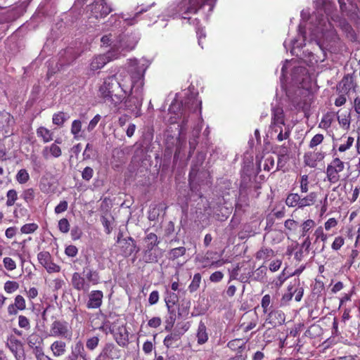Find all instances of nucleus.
<instances>
[{
  "label": "nucleus",
  "mask_w": 360,
  "mask_h": 360,
  "mask_svg": "<svg viewBox=\"0 0 360 360\" xmlns=\"http://www.w3.org/2000/svg\"><path fill=\"white\" fill-rule=\"evenodd\" d=\"M98 96L110 108L119 109V105L126 97V91L122 87L116 75L103 79L98 90Z\"/></svg>",
  "instance_id": "1"
},
{
  "label": "nucleus",
  "mask_w": 360,
  "mask_h": 360,
  "mask_svg": "<svg viewBox=\"0 0 360 360\" xmlns=\"http://www.w3.org/2000/svg\"><path fill=\"white\" fill-rule=\"evenodd\" d=\"M217 0H182L179 5V12L184 19H190V14L196 13L203 6L209 5L211 8Z\"/></svg>",
  "instance_id": "2"
},
{
  "label": "nucleus",
  "mask_w": 360,
  "mask_h": 360,
  "mask_svg": "<svg viewBox=\"0 0 360 360\" xmlns=\"http://www.w3.org/2000/svg\"><path fill=\"white\" fill-rule=\"evenodd\" d=\"M50 336L70 341L73 337L71 326L64 320H54L50 326Z\"/></svg>",
  "instance_id": "3"
},
{
  "label": "nucleus",
  "mask_w": 360,
  "mask_h": 360,
  "mask_svg": "<svg viewBox=\"0 0 360 360\" xmlns=\"http://www.w3.org/2000/svg\"><path fill=\"white\" fill-rule=\"evenodd\" d=\"M345 163L338 157L333 158L326 169V180L330 184H335L341 179V173L344 172Z\"/></svg>",
  "instance_id": "4"
},
{
  "label": "nucleus",
  "mask_w": 360,
  "mask_h": 360,
  "mask_svg": "<svg viewBox=\"0 0 360 360\" xmlns=\"http://www.w3.org/2000/svg\"><path fill=\"white\" fill-rule=\"evenodd\" d=\"M143 90L139 88L131 89V93L124 99L125 109L131 112H134L141 109L143 103Z\"/></svg>",
  "instance_id": "5"
},
{
  "label": "nucleus",
  "mask_w": 360,
  "mask_h": 360,
  "mask_svg": "<svg viewBox=\"0 0 360 360\" xmlns=\"http://www.w3.org/2000/svg\"><path fill=\"white\" fill-rule=\"evenodd\" d=\"M122 232L118 233L117 243L119 244L120 254L123 257H128L134 252H137L139 251V248L137 247L136 241L133 238L129 236L126 238H122Z\"/></svg>",
  "instance_id": "6"
},
{
  "label": "nucleus",
  "mask_w": 360,
  "mask_h": 360,
  "mask_svg": "<svg viewBox=\"0 0 360 360\" xmlns=\"http://www.w3.org/2000/svg\"><path fill=\"white\" fill-rule=\"evenodd\" d=\"M165 302L166 303L167 311H168L169 314H170L169 324H171L169 328L168 325H167L165 327V329L170 330V328L172 327V326L175 321V316H176L175 307L176 306V304L179 302V296L177 295V294H176L174 292L167 291L166 296L165 297ZM167 324H169V322H167Z\"/></svg>",
  "instance_id": "7"
},
{
  "label": "nucleus",
  "mask_w": 360,
  "mask_h": 360,
  "mask_svg": "<svg viewBox=\"0 0 360 360\" xmlns=\"http://www.w3.org/2000/svg\"><path fill=\"white\" fill-rule=\"evenodd\" d=\"M258 322L259 316L256 310H250L244 313L242 316L240 321V328L243 329L244 332H248L255 328Z\"/></svg>",
  "instance_id": "8"
},
{
  "label": "nucleus",
  "mask_w": 360,
  "mask_h": 360,
  "mask_svg": "<svg viewBox=\"0 0 360 360\" xmlns=\"http://www.w3.org/2000/svg\"><path fill=\"white\" fill-rule=\"evenodd\" d=\"M356 84L352 74L345 75L337 84L336 91L338 94L348 95L351 91H356Z\"/></svg>",
  "instance_id": "9"
},
{
  "label": "nucleus",
  "mask_w": 360,
  "mask_h": 360,
  "mask_svg": "<svg viewBox=\"0 0 360 360\" xmlns=\"http://www.w3.org/2000/svg\"><path fill=\"white\" fill-rule=\"evenodd\" d=\"M146 69L143 67L136 66L130 71V77L132 82L131 89L133 91L139 88L143 90L144 85V74Z\"/></svg>",
  "instance_id": "10"
},
{
  "label": "nucleus",
  "mask_w": 360,
  "mask_h": 360,
  "mask_svg": "<svg viewBox=\"0 0 360 360\" xmlns=\"http://www.w3.org/2000/svg\"><path fill=\"white\" fill-rule=\"evenodd\" d=\"M111 334L117 342V344L122 347H125L129 344V332L125 325L115 327L111 330Z\"/></svg>",
  "instance_id": "11"
},
{
  "label": "nucleus",
  "mask_w": 360,
  "mask_h": 360,
  "mask_svg": "<svg viewBox=\"0 0 360 360\" xmlns=\"http://www.w3.org/2000/svg\"><path fill=\"white\" fill-rule=\"evenodd\" d=\"M285 321V316L281 310L272 309L266 314L265 322L262 325V327H264L265 324H269L273 328H275L276 326H281L284 323Z\"/></svg>",
  "instance_id": "12"
},
{
  "label": "nucleus",
  "mask_w": 360,
  "mask_h": 360,
  "mask_svg": "<svg viewBox=\"0 0 360 360\" xmlns=\"http://www.w3.org/2000/svg\"><path fill=\"white\" fill-rule=\"evenodd\" d=\"M111 11L112 8L105 0H96L92 4L91 13L96 19L106 17Z\"/></svg>",
  "instance_id": "13"
},
{
  "label": "nucleus",
  "mask_w": 360,
  "mask_h": 360,
  "mask_svg": "<svg viewBox=\"0 0 360 360\" xmlns=\"http://www.w3.org/2000/svg\"><path fill=\"white\" fill-rule=\"evenodd\" d=\"M7 347L15 356L16 360H25L23 345L20 340L11 337L6 343Z\"/></svg>",
  "instance_id": "14"
},
{
  "label": "nucleus",
  "mask_w": 360,
  "mask_h": 360,
  "mask_svg": "<svg viewBox=\"0 0 360 360\" xmlns=\"http://www.w3.org/2000/svg\"><path fill=\"white\" fill-rule=\"evenodd\" d=\"M188 330L187 328L183 330L174 329L170 334L167 335L164 340V345L167 348H176L179 346L181 336Z\"/></svg>",
  "instance_id": "15"
},
{
  "label": "nucleus",
  "mask_w": 360,
  "mask_h": 360,
  "mask_svg": "<svg viewBox=\"0 0 360 360\" xmlns=\"http://www.w3.org/2000/svg\"><path fill=\"white\" fill-rule=\"evenodd\" d=\"M285 125V116L282 108L275 107L271 110V127L275 131H278L277 128H281Z\"/></svg>",
  "instance_id": "16"
},
{
  "label": "nucleus",
  "mask_w": 360,
  "mask_h": 360,
  "mask_svg": "<svg viewBox=\"0 0 360 360\" xmlns=\"http://www.w3.org/2000/svg\"><path fill=\"white\" fill-rule=\"evenodd\" d=\"M71 285L77 291H83L84 292H88L91 287L84 276H82L79 272H75L72 274Z\"/></svg>",
  "instance_id": "17"
},
{
  "label": "nucleus",
  "mask_w": 360,
  "mask_h": 360,
  "mask_svg": "<svg viewBox=\"0 0 360 360\" xmlns=\"http://www.w3.org/2000/svg\"><path fill=\"white\" fill-rule=\"evenodd\" d=\"M103 292L99 290H91L88 295L86 308L89 309H98L103 303Z\"/></svg>",
  "instance_id": "18"
},
{
  "label": "nucleus",
  "mask_w": 360,
  "mask_h": 360,
  "mask_svg": "<svg viewBox=\"0 0 360 360\" xmlns=\"http://www.w3.org/2000/svg\"><path fill=\"white\" fill-rule=\"evenodd\" d=\"M110 53L99 54L95 56L91 60L89 69L91 71L95 72L103 68L108 63L110 62Z\"/></svg>",
  "instance_id": "19"
},
{
  "label": "nucleus",
  "mask_w": 360,
  "mask_h": 360,
  "mask_svg": "<svg viewBox=\"0 0 360 360\" xmlns=\"http://www.w3.org/2000/svg\"><path fill=\"white\" fill-rule=\"evenodd\" d=\"M101 355L112 360L119 359L122 356V350L112 342H107L103 348Z\"/></svg>",
  "instance_id": "20"
},
{
  "label": "nucleus",
  "mask_w": 360,
  "mask_h": 360,
  "mask_svg": "<svg viewBox=\"0 0 360 360\" xmlns=\"http://www.w3.org/2000/svg\"><path fill=\"white\" fill-rule=\"evenodd\" d=\"M293 106L297 110L306 112L310 108L309 94L298 96L292 99Z\"/></svg>",
  "instance_id": "21"
},
{
  "label": "nucleus",
  "mask_w": 360,
  "mask_h": 360,
  "mask_svg": "<svg viewBox=\"0 0 360 360\" xmlns=\"http://www.w3.org/2000/svg\"><path fill=\"white\" fill-rule=\"evenodd\" d=\"M50 349L54 357H60L66 354L68 349L67 344L61 339L56 340L51 343Z\"/></svg>",
  "instance_id": "22"
},
{
  "label": "nucleus",
  "mask_w": 360,
  "mask_h": 360,
  "mask_svg": "<svg viewBox=\"0 0 360 360\" xmlns=\"http://www.w3.org/2000/svg\"><path fill=\"white\" fill-rule=\"evenodd\" d=\"M248 340H244L242 338H236L230 340L227 343V347L232 351L236 352V355H243V353L245 350L246 344Z\"/></svg>",
  "instance_id": "23"
},
{
  "label": "nucleus",
  "mask_w": 360,
  "mask_h": 360,
  "mask_svg": "<svg viewBox=\"0 0 360 360\" xmlns=\"http://www.w3.org/2000/svg\"><path fill=\"white\" fill-rule=\"evenodd\" d=\"M62 155V150L56 143H51L50 146H45L42 150V155L45 159L52 157L58 158Z\"/></svg>",
  "instance_id": "24"
},
{
  "label": "nucleus",
  "mask_w": 360,
  "mask_h": 360,
  "mask_svg": "<svg viewBox=\"0 0 360 360\" xmlns=\"http://www.w3.org/2000/svg\"><path fill=\"white\" fill-rule=\"evenodd\" d=\"M69 356L76 359H79V358H80L82 360H89V358L85 352L84 345L81 340H79L75 343L72 349L71 355Z\"/></svg>",
  "instance_id": "25"
},
{
  "label": "nucleus",
  "mask_w": 360,
  "mask_h": 360,
  "mask_svg": "<svg viewBox=\"0 0 360 360\" xmlns=\"http://www.w3.org/2000/svg\"><path fill=\"white\" fill-rule=\"evenodd\" d=\"M83 274L90 285H96L101 283V277L97 271L86 267L83 270Z\"/></svg>",
  "instance_id": "26"
},
{
  "label": "nucleus",
  "mask_w": 360,
  "mask_h": 360,
  "mask_svg": "<svg viewBox=\"0 0 360 360\" xmlns=\"http://www.w3.org/2000/svg\"><path fill=\"white\" fill-rule=\"evenodd\" d=\"M196 338L199 345H203L208 340L209 335L207 332V327L203 321H200L196 332Z\"/></svg>",
  "instance_id": "27"
},
{
  "label": "nucleus",
  "mask_w": 360,
  "mask_h": 360,
  "mask_svg": "<svg viewBox=\"0 0 360 360\" xmlns=\"http://www.w3.org/2000/svg\"><path fill=\"white\" fill-rule=\"evenodd\" d=\"M335 115L336 113L335 112H327L323 115L321 120L319 124V127L325 130L329 129L335 120Z\"/></svg>",
  "instance_id": "28"
},
{
  "label": "nucleus",
  "mask_w": 360,
  "mask_h": 360,
  "mask_svg": "<svg viewBox=\"0 0 360 360\" xmlns=\"http://www.w3.org/2000/svg\"><path fill=\"white\" fill-rule=\"evenodd\" d=\"M318 197L316 192H310L307 195L300 198V209L315 205Z\"/></svg>",
  "instance_id": "29"
},
{
  "label": "nucleus",
  "mask_w": 360,
  "mask_h": 360,
  "mask_svg": "<svg viewBox=\"0 0 360 360\" xmlns=\"http://www.w3.org/2000/svg\"><path fill=\"white\" fill-rule=\"evenodd\" d=\"M354 307L358 308L359 314L357 315V317L360 318V300H355L353 302L352 306H351V307L350 306H344V307H341V308H343V313H342V318H341V320L342 322L346 323L348 320H349L351 319L352 316L350 315V313L352 311V309L354 308Z\"/></svg>",
  "instance_id": "30"
},
{
  "label": "nucleus",
  "mask_w": 360,
  "mask_h": 360,
  "mask_svg": "<svg viewBox=\"0 0 360 360\" xmlns=\"http://www.w3.org/2000/svg\"><path fill=\"white\" fill-rule=\"evenodd\" d=\"M37 136L41 138L42 141L46 143L53 140V134L45 127H39L36 131Z\"/></svg>",
  "instance_id": "31"
},
{
  "label": "nucleus",
  "mask_w": 360,
  "mask_h": 360,
  "mask_svg": "<svg viewBox=\"0 0 360 360\" xmlns=\"http://www.w3.org/2000/svg\"><path fill=\"white\" fill-rule=\"evenodd\" d=\"M275 255L274 251L269 248H262L256 253V259L258 260H264L266 262L270 260Z\"/></svg>",
  "instance_id": "32"
},
{
  "label": "nucleus",
  "mask_w": 360,
  "mask_h": 360,
  "mask_svg": "<svg viewBox=\"0 0 360 360\" xmlns=\"http://www.w3.org/2000/svg\"><path fill=\"white\" fill-rule=\"evenodd\" d=\"M13 214L15 219H19L29 217V211L22 203H16L14 205Z\"/></svg>",
  "instance_id": "33"
},
{
  "label": "nucleus",
  "mask_w": 360,
  "mask_h": 360,
  "mask_svg": "<svg viewBox=\"0 0 360 360\" xmlns=\"http://www.w3.org/2000/svg\"><path fill=\"white\" fill-rule=\"evenodd\" d=\"M301 195L297 193H290L285 199V205L289 207H297L300 209Z\"/></svg>",
  "instance_id": "34"
},
{
  "label": "nucleus",
  "mask_w": 360,
  "mask_h": 360,
  "mask_svg": "<svg viewBox=\"0 0 360 360\" xmlns=\"http://www.w3.org/2000/svg\"><path fill=\"white\" fill-rule=\"evenodd\" d=\"M316 222L311 219L304 221L300 225V236L305 237L309 236L310 231L315 227Z\"/></svg>",
  "instance_id": "35"
},
{
  "label": "nucleus",
  "mask_w": 360,
  "mask_h": 360,
  "mask_svg": "<svg viewBox=\"0 0 360 360\" xmlns=\"http://www.w3.org/2000/svg\"><path fill=\"white\" fill-rule=\"evenodd\" d=\"M143 241L145 243V248L153 250L160 243V240H158L157 235L154 233H148L144 238Z\"/></svg>",
  "instance_id": "36"
},
{
  "label": "nucleus",
  "mask_w": 360,
  "mask_h": 360,
  "mask_svg": "<svg viewBox=\"0 0 360 360\" xmlns=\"http://www.w3.org/2000/svg\"><path fill=\"white\" fill-rule=\"evenodd\" d=\"M344 140L345 141L340 143L338 148V151L340 153H344L350 149L354 142V139L353 137L347 136L345 134H344L340 139L341 141H343Z\"/></svg>",
  "instance_id": "37"
},
{
  "label": "nucleus",
  "mask_w": 360,
  "mask_h": 360,
  "mask_svg": "<svg viewBox=\"0 0 360 360\" xmlns=\"http://www.w3.org/2000/svg\"><path fill=\"white\" fill-rule=\"evenodd\" d=\"M292 287V291L293 295H295V300L296 302H300L304 294V288L300 286V279H295L294 284L290 285Z\"/></svg>",
  "instance_id": "38"
},
{
  "label": "nucleus",
  "mask_w": 360,
  "mask_h": 360,
  "mask_svg": "<svg viewBox=\"0 0 360 360\" xmlns=\"http://www.w3.org/2000/svg\"><path fill=\"white\" fill-rule=\"evenodd\" d=\"M336 114L338 115V112ZM337 120L341 128L345 130L349 129L351 124V117L349 113L337 115Z\"/></svg>",
  "instance_id": "39"
},
{
  "label": "nucleus",
  "mask_w": 360,
  "mask_h": 360,
  "mask_svg": "<svg viewBox=\"0 0 360 360\" xmlns=\"http://www.w3.org/2000/svg\"><path fill=\"white\" fill-rule=\"evenodd\" d=\"M201 101H199L197 98H193L189 100L188 103L185 104V109H188L189 112H196L199 111L201 112Z\"/></svg>",
  "instance_id": "40"
},
{
  "label": "nucleus",
  "mask_w": 360,
  "mask_h": 360,
  "mask_svg": "<svg viewBox=\"0 0 360 360\" xmlns=\"http://www.w3.org/2000/svg\"><path fill=\"white\" fill-rule=\"evenodd\" d=\"M6 207H12L16 204V201L18 199V194L16 190L12 188L9 189L6 194Z\"/></svg>",
  "instance_id": "41"
},
{
  "label": "nucleus",
  "mask_w": 360,
  "mask_h": 360,
  "mask_svg": "<svg viewBox=\"0 0 360 360\" xmlns=\"http://www.w3.org/2000/svg\"><path fill=\"white\" fill-rule=\"evenodd\" d=\"M261 307L264 314H268L273 309L272 299L270 295H264L261 300Z\"/></svg>",
  "instance_id": "42"
},
{
  "label": "nucleus",
  "mask_w": 360,
  "mask_h": 360,
  "mask_svg": "<svg viewBox=\"0 0 360 360\" xmlns=\"http://www.w3.org/2000/svg\"><path fill=\"white\" fill-rule=\"evenodd\" d=\"M153 249L145 248L143 252V260L146 263H155L158 262L157 255L153 252Z\"/></svg>",
  "instance_id": "43"
},
{
  "label": "nucleus",
  "mask_w": 360,
  "mask_h": 360,
  "mask_svg": "<svg viewBox=\"0 0 360 360\" xmlns=\"http://www.w3.org/2000/svg\"><path fill=\"white\" fill-rule=\"evenodd\" d=\"M186 252L185 247L175 248L169 250L168 252V259L170 260H175L182 256Z\"/></svg>",
  "instance_id": "44"
},
{
  "label": "nucleus",
  "mask_w": 360,
  "mask_h": 360,
  "mask_svg": "<svg viewBox=\"0 0 360 360\" xmlns=\"http://www.w3.org/2000/svg\"><path fill=\"white\" fill-rule=\"evenodd\" d=\"M202 276L200 273H196L193 275V279L189 284L188 289L191 293L196 292L200 288Z\"/></svg>",
  "instance_id": "45"
},
{
  "label": "nucleus",
  "mask_w": 360,
  "mask_h": 360,
  "mask_svg": "<svg viewBox=\"0 0 360 360\" xmlns=\"http://www.w3.org/2000/svg\"><path fill=\"white\" fill-rule=\"evenodd\" d=\"M68 118L64 112L60 111L53 114L52 122L55 125L63 127Z\"/></svg>",
  "instance_id": "46"
},
{
  "label": "nucleus",
  "mask_w": 360,
  "mask_h": 360,
  "mask_svg": "<svg viewBox=\"0 0 360 360\" xmlns=\"http://www.w3.org/2000/svg\"><path fill=\"white\" fill-rule=\"evenodd\" d=\"M37 259L39 264L44 267L48 263L53 260V257L49 252L41 251L37 254Z\"/></svg>",
  "instance_id": "47"
},
{
  "label": "nucleus",
  "mask_w": 360,
  "mask_h": 360,
  "mask_svg": "<svg viewBox=\"0 0 360 360\" xmlns=\"http://www.w3.org/2000/svg\"><path fill=\"white\" fill-rule=\"evenodd\" d=\"M30 174L25 169H20L15 175V180L20 184H25L30 180Z\"/></svg>",
  "instance_id": "48"
},
{
  "label": "nucleus",
  "mask_w": 360,
  "mask_h": 360,
  "mask_svg": "<svg viewBox=\"0 0 360 360\" xmlns=\"http://www.w3.org/2000/svg\"><path fill=\"white\" fill-rule=\"evenodd\" d=\"M20 284L15 281H7L4 285V291L8 294H12L19 289Z\"/></svg>",
  "instance_id": "49"
},
{
  "label": "nucleus",
  "mask_w": 360,
  "mask_h": 360,
  "mask_svg": "<svg viewBox=\"0 0 360 360\" xmlns=\"http://www.w3.org/2000/svg\"><path fill=\"white\" fill-rule=\"evenodd\" d=\"M266 267L262 265L257 268L255 271H252L253 280L263 281L266 277Z\"/></svg>",
  "instance_id": "50"
},
{
  "label": "nucleus",
  "mask_w": 360,
  "mask_h": 360,
  "mask_svg": "<svg viewBox=\"0 0 360 360\" xmlns=\"http://www.w3.org/2000/svg\"><path fill=\"white\" fill-rule=\"evenodd\" d=\"M35 195V190L33 188H29L22 191L21 197L25 202L30 203L34 200Z\"/></svg>",
  "instance_id": "51"
},
{
  "label": "nucleus",
  "mask_w": 360,
  "mask_h": 360,
  "mask_svg": "<svg viewBox=\"0 0 360 360\" xmlns=\"http://www.w3.org/2000/svg\"><path fill=\"white\" fill-rule=\"evenodd\" d=\"M324 136L322 134H316L314 135L309 143V148L311 149H316V147L321 145L324 141Z\"/></svg>",
  "instance_id": "52"
},
{
  "label": "nucleus",
  "mask_w": 360,
  "mask_h": 360,
  "mask_svg": "<svg viewBox=\"0 0 360 360\" xmlns=\"http://www.w3.org/2000/svg\"><path fill=\"white\" fill-rule=\"evenodd\" d=\"M39 229V226L36 223H28L20 227V232L22 234H31L34 233Z\"/></svg>",
  "instance_id": "53"
},
{
  "label": "nucleus",
  "mask_w": 360,
  "mask_h": 360,
  "mask_svg": "<svg viewBox=\"0 0 360 360\" xmlns=\"http://www.w3.org/2000/svg\"><path fill=\"white\" fill-rule=\"evenodd\" d=\"M284 226L290 234H294L297 231L299 223L294 219H288L285 221Z\"/></svg>",
  "instance_id": "54"
},
{
  "label": "nucleus",
  "mask_w": 360,
  "mask_h": 360,
  "mask_svg": "<svg viewBox=\"0 0 360 360\" xmlns=\"http://www.w3.org/2000/svg\"><path fill=\"white\" fill-rule=\"evenodd\" d=\"M300 188L302 193H307L309 189V176L307 174L302 175L299 180Z\"/></svg>",
  "instance_id": "55"
},
{
  "label": "nucleus",
  "mask_w": 360,
  "mask_h": 360,
  "mask_svg": "<svg viewBox=\"0 0 360 360\" xmlns=\"http://www.w3.org/2000/svg\"><path fill=\"white\" fill-rule=\"evenodd\" d=\"M314 236L315 237V242L321 240L322 242L326 243L328 239V236L323 231V228L320 226L316 229L314 232Z\"/></svg>",
  "instance_id": "56"
},
{
  "label": "nucleus",
  "mask_w": 360,
  "mask_h": 360,
  "mask_svg": "<svg viewBox=\"0 0 360 360\" xmlns=\"http://www.w3.org/2000/svg\"><path fill=\"white\" fill-rule=\"evenodd\" d=\"M56 311V307L53 306V305H48L45 309L43 311V312L41 313V318L44 321H46L47 320V316H49V314L51 315V318L52 319H57V316L54 314V311Z\"/></svg>",
  "instance_id": "57"
},
{
  "label": "nucleus",
  "mask_w": 360,
  "mask_h": 360,
  "mask_svg": "<svg viewBox=\"0 0 360 360\" xmlns=\"http://www.w3.org/2000/svg\"><path fill=\"white\" fill-rule=\"evenodd\" d=\"M3 264L4 268L9 271L15 270L17 266L14 259L9 257H6L3 259Z\"/></svg>",
  "instance_id": "58"
},
{
  "label": "nucleus",
  "mask_w": 360,
  "mask_h": 360,
  "mask_svg": "<svg viewBox=\"0 0 360 360\" xmlns=\"http://www.w3.org/2000/svg\"><path fill=\"white\" fill-rule=\"evenodd\" d=\"M99 341V338L97 336L88 338L86 342V347L89 350L93 351L98 347Z\"/></svg>",
  "instance_id": "59"
},
{
  "label": "nucleus",
  "mask_w": 360,
  "mask_h": 360,
  "mask_svg": "<svg viewBox=\"0 0 360 360\" xmlns=\"http://www.w3.org/2000/svg\"><path fill=\"white\" fill-rule=\"evenodd\" d=\"M15 307L20 309V311H24L26 309V301L23 296L18 295L14 298V302Z\"/></svg>",
  "instance_id": "60"
},
{
  "label": "nucleus",
  "mask_w": 360,
  "mask_h": 360,
  "mask_svg": "<svg viewBox=\"0 0 360 360\" xmlns=\"http://www.w3.org/2000/svg\"><path fill=\"white\" fill-rule=\"evenodd\" d=\"M82 129V122L79 120H75L72 122L71 125V133L74 136L75 139H77L79 133Z\"/></svg>",
  "instance_id": "61"
},
{
  "label": "nucleus",
  "mask_w": 360,
  "mask_h": 360,
  "mask_svg": "<svg viewBox=\"0 0 360 360\" xmlns=\"http://www.w3.org/2000/svg\"><path fill=\"white\" fill-rule=\"evenodd\" d=\"M344 244L345 238L341 236H338L335 238L333 242L332 243L331 248L335 251H338L340 250V248L344 245Z\"/></svg>",
  "instance_id": "62"
},
{
  "label": "nucleus",
  "mask_w": 360,
  "mask_h": 360,
  "mask_svg": "<svg viewBox=\"0 0 360 360\" xmlns=\"http://www.w3.org/2000/svg\"><path fill=\"white\" fill-rule=\"evenodd\" d=\"M18 326L26 330H29L31 328L30 320L24 315L18 316Z\"/></svg>",
  "instance_id": "63"
},
{
  "label": "nucleus",
  "mask_w": 360,
  "mask_h": 360,
  "mask_svg": "<svg viewBox=\"0 0 360 360\" xmlns=\"http://www.w3.org/2000/svg\"><path fill=\"white\" fill-rule=\"evenodd\" d=\"M41 342L42 340L37 334H32L27 338V344L31 348H33L36 345H41Z\"/></svg>",
  "instance_id": "64"
}]
</instances>
